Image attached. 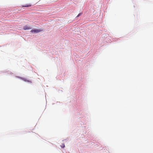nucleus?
<instances>
[{
  "instance_id": "f257e3e1",
  "label": "nucleus",
  "mask_w": 153,
  "mask_h": 153,
  "mask_svg": "<svg viewBox=\"0 0 153 153\" xmlns=\"http://www.w3.org/2000/svg\"><path fill=\"white\" fill-rule=\"evenodd\" d=\"M41 31V30L35 29L31 30V32L33 33H38Z\"/></svg>"
},
{
  "instance_id": "f03ea898",
  "label": "nucleus",
  "mask_w": 153,
  "mask_h": 153,
  "mask_svg": "<svg viewBox=\"0 0 153 153\" xmlns=\"http://www.w3.org/2000/svg\"><path fill=\"white\" fill-rule=\"evenodd\" d=\"M31 27L30 26L26 25L24 27L23 29L25 30H29L31 29Z\"/></svg>"
},
{
  "instance_id": "7ed1b4c3",
  "label": "nucleus",
  "mask_w": 153,
  "mask_h": 153,
  "mask_svg": "<svg viewBox=\"0 0 153 153\" xmlns=\"http://www.w3.org/2000/svg\"><path fill=\"white\" fill-rule=\"evenodd\" d=\"M20 78L22 79V80H23V81H25V82H28L30 83H31L32 82L31 81H30V80H27L26 79V78Z\"/></svg>"
},
{
  "instance_id": "20e7f679",
  "label": "nucleus",
  "mask_w": 153,
  "mask_h": 153,
  "mask_svg": "<svg viewBox=\"0 0 153 153\" xmlns=\"http://www.w3.org/2000/svg\"><path fill=\"white\" fill-rule=\"evenodd\" d=\"M31 4H26L24 5H23L22 6V7H28L31 6Z\"/></svg>"
},
{
  "instance_id": "39448f33",
  "label": "nucleus",
  "mask_w": 153,
  "mask_h": 153,
  "mask_svg": "<svg viewBox=\"0 0 153 153\" xmlns=\"http://www.w3.org/2000/svg\"><path fill=\"white\" fill-rule=\"evenodd\" d=\"M82 13H79L77 16V17H79V16H81L82 14Z\"/></svg>"
},
{
  "instance_id": "423d86ee",
  "label": "nucleus",
  "mask_w": 153,
  "mask_h": 153,
  "mask_svg": "<svg viewBox=\"0 0 153 153\" xmlns=\"http://www.w3.org/2000/svg\"><path fill=\"white\" fill-rule=\"evenodd\" d=\"M61 146V147L62 148H63L65 147V145L64 144H62V145Z\"/></svg>"
}]
</instances>
